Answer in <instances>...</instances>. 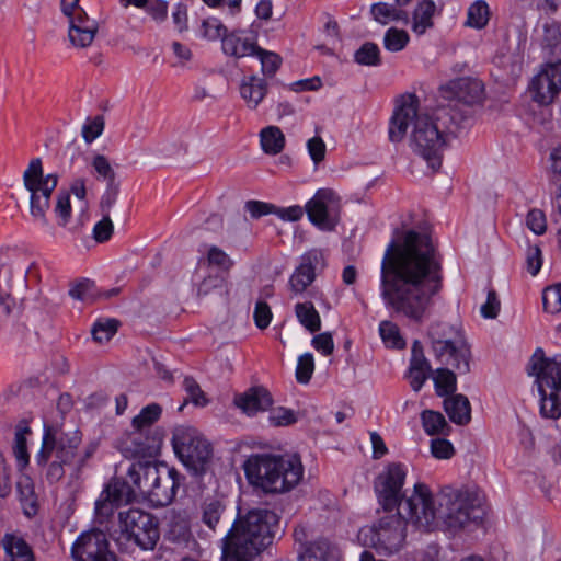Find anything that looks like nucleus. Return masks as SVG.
Returning a JSON list of instances; mask_svg holds the SVG:
<instances>
[{
    "label": "nucleus",
    "instance_id": "f257e3e1",
    "mask_svg": "<svg viewBox=\"0 0 561 561\" xmlns=\"http://www.w3.org/2000/svg\"><path fill=\"white\" fill-rule=\"evenodd\" d=\"M442 259L431 237L408 230L391 240L380 267V295L393 312L421 322L443 289Z\"/></svg>",
    "mask_w": 561,
    "mask_h": 561
},
{
    "label": "nucleus",
    "instance_id": "f03ea898",
    "mask_svg": "<svg viewBox=\"0 0 561 561\" xmlns=\"http://www.w3.org/2000/svg\"><path fill=\"white\" fill-rule=\"evenodd\" d=\"M465 115L450 104L439 106L432 115L419 113V100L414 94H408L397 101L390 119L389 139L401 141L412 124L411 144L419 153L436 171L442 165L443 151L450 138L457 135Z\"/></svg>",
    "mask_w": 561,
    "mask_h": 561
},
{
    "label": "nucleus",
    "instance_id": "7ed1b4c3",
    "mask_svg": "<svg viewBox=\"0 0 561 561\" xmlns=\"http://www.w3.org/2000/svg\"><path fill=\"white\" fill-rule=\"evenodd\" d=\"M278 516L266 508L251 510L237 519L222 539L221 561H252L273 542Z\"/></svg>",
    "mask_w": 561,
    "mask_h": 561
},
{
    "label": "nucleus",
    "instance_id": "20e7f679",
    "mask_svg": "<svg viewBox=\"0 0 561 561\" xmlns=\"http://www.w3.org/2000/svg\"><path fill=\"white\" fill-rule=\"evenodd\" d=\"M81 440V434L78 431L66 433L49 426L45 427L36 461L38 466H46L45 476L50 484L59 482L65 477L66 468L77 477L93 456L96 447L90 444L79 449Z\"/></svg>",
    "mask_w": 561,
    "mask_h": 561
},
{
    "label": "nucleus",
    "instance_id": "39448f33",
    "mask_svg": "<svg viewBox=\"0 0 561 561\" xmlns=\"http://www.w3.org/2000/svg\"><path fill=\"white\" fill-rule=\"evenodd\" d=\"M243 468L249 483L268 494L289 492L304 474V467L297 455H252Z\"/></svg>",
    "mask_w": 561,
    "mask_h": 561
},
{
    "label": "nucleus",
    "instance_id": "423d86ee",
    "mask_svg": "<svg viewBox=\"0 0 561 561\" xmlns=\"http://www.w3.org/2000/svg\"><path fill=\"white\" fill-rule=\"evenodd\" d=\"M127 477L136 485L139 493L146 495L157 507L172 503L183 477L165 463L137 461L130 465Z\"/></svg>",
    "mask_w": 561,
    "mask_h": 561
},
{
    "label": "nucleus",
    "instance_id": "0eeeda50",
    "mask_svg": "<svg viewBox=\"0 0 561 561\" xmlns=\"http://www.w3.org/2000/svg\"><path fill=\"white\" fill-rule=\"evenodd\" d=\"M527 371L535 377L540 396L541 416L559 419L561 416V354L548 357L542 348H536L529 359Z\"/></svg>",
    "mask_w": 561,
    "mask_h": 561
},
{
    "label": "nucleus",
    "instance_id": "6e6552de",
    "mask_svg": "<svg viewBox=\"0 0 561 561\" xmlns=\"http://www.w3.org/2000/svg\"><path fill=\"white\" fill-rule=\"evenodd\" d=\"M437 505L438 524L453 534L479 524L484 516L479 497L468 490L445 486L437 494Z\"/></svg>",
    "mask_w": 561,
    "mask_h": 561
},
{
    "label": "nucleus",
    "instance_id": "1a4fd4ad",
    "mask_svg": "<svg viewBox=\"0 0 561 561\" xmlns=\"http://www.w3.org/2000/svg\"><path fill=\"white\" fill-rule=\"evenodd\" d=\"M407 525L398 510H383V514L371 526L359 530L358 538L363 545L374 548L378 553L391 556L403 548Z\"/></svg>",
    "mask_w": 561,
    "mask_h": 561
},
{
    "label": "nucleus",
    "instance_id": "9d476101",
    "mask_svg": "<svg viewBox=\"0 0 561 561\" xmlns=\"http://www.w3.org/2000/svg\"><path fill=\"white\" fill-rule=\"evenodd\" d=\"M173 448L183 465L195 474L205 473L213 461L211 444L194 427L180 426L173 433Z\"/></svg>",
    "mask_w": 561,
    "mask_h": 561
},
{
    "label": "nucleus",
    "instance_id": "9b49d317",
    "mask_svg": "<svg viewBox=\"0 0 561 561\" xmlns=\"http://www.w3.org/2000/svg\"><path fill=\"white\" fill-rule=\"evenodd\" d=\"M23 184L30 192V213L35 220L47 224L46 211L50 206V197L58 184V175H44L42 160H31L23 173Z\"/></svg>",
    "mask_w": 561,
    "mask_h": 561
},
{
    "label": "nucleus",
    "instance_id": "f8f14e48",
    "mask_svg": "<svg viewBox=\"0 0 561 561\" xmlns=\"http://www.w3.org/2000/svg\"><path fill=\"white\" fill-rule=\"evenodd\" d=\"M397 510L407 524L411 523L424 531H431L438 526L437 494L434 496L424 483H416L413 493Z\"/></svg>",
    "mask_w": 561,
    "mask_h": 561
},
{
    "label": "nucleus",
    "instance_id": "ddd939ff",
    "mask_svg": "<svg viewBox=\"0 0 561 561\" xmlns=\"http://www.w3.org/2000/svg\"><path fill=\"white\" fill-rule=\"evenodd\" d=\"M121 536L142 550H153L159 538V523L151 513L129 508L118 514Z\"/></svg>",
    "mask_w": 561,
    "mask_h": 561
},
{
    "label": "nucleus",
    "instance_id": "4468645a",
    "mask_svg": "<svg viewBox=\"0 0 561 561\" xmlns=\"http://www.w3.org/2000/svg\"><path fill=\"white\" fill-rule=\"evenodd\" d=\"M446 323H435L428 329V336L435 357L444 365H450L460 374L470 371L471 352L469 345L462 340L448 339Z\"/></svg>",
    "mask_w": 561,
    "mask_h": 561
},
{
    "label": "nucleus",
    "instance_id": "2eb2a0df",
    "mask_svg": "<svg viewBox=\"0 0 561 561\" xmlns=\"http://www.w3.org/2000/svg\"><path fill=\"white\" fill-rule=\"evenodd\" d=\"M407 470L399 462L389 463L379 473L375 482V491L382 510L394 511L404 501L402 486L404 484Z\"/></svg>",
    "mask_w": 561,
    "mask_h": 561
},
{
    "label": "nucleus",
    "instance_id": "dca6fc26",
    "mask_svg": "<svg viewBox=\"0 0 561 561\" xmlns=\"http://www.w3.org/2000/svg\"><path fill=\"white\" fill-rule=\"evenodd\" d=\"M71 556L76 561H116L105 533L99 529L82 533L72 545Z\"/></svg>",
    "mask_w": 561,
    "mask_h": 561
},
{
    "label": "nucleus",
    "instance_id": "f3484780",
    "mask_svg": "<svg viewBox=\"0 0 561 561\" xmlns=\"http://www.w3.org/2000/svg\"><path fill=\"white\" fill-rule=\"evenodd\" d=\"M161 439L153 433L133 428L124 433L116 443V448L125 458H153L158 455Z\"/></svg>",
    "mask_w": 561,
    "mask_h": 561
},
{
    "label": "nucleus",
    "instance_id": "a211bd4d",
    "mask_svg": "<svg viewBox=\"0 0 561 561\" xmlns=\"http://www.w3.org/2000/svg\"><path fill=\"white\" fill-rule=\"evenodd\" d=\"M561 90V61L547 64L533 78L529 92L535 102L548 105Z\"/></svg>",
    "mask_w": 561,
    "mask_h": 561
},
{
    "label": "nucleus",
    "instance_id": "6ab92c4d",
    "mask_svg": "<svg viewBox=\"0 0 561 561\" xmlns=\"http://www.w3.org/2000/svg\"><path fill=\"white\" fill-rule=\"evenodd\" d=\"M339 198L332 190H319L306 205L307 215L320 228L333 229L336 224Z\"/></svg>",
    "mask_w": 561,
    "mask_h": 561
},
{
    "label": "nucleus",
    "instance_id": "aec40b11",
    "mask_svg": "<svg viewBox=\"0 0 561 561\" xmlns=\"http://www.w3.org/2000/svg\"><path fill=\"white\" fill-rule=\"evenodd\" d=\"M139 492L136 485L128 477V481L113 479L101 494V499L95 503V512L99 516H110L113 514L114 506L128 504Z\"/></svg>",
    "mask_w": 561,
    "mask_h": 561
},
{
    "label": "nucleus",
    "instance_id": "412c9836",
    "mask_svg": "<svg viewBox=\"0 0 561 561\" xmlns=\"http://www.w3.org/2000/svg\"><path fill=\"white\" fill-rule=\"evenodd\" d=\"M443 96L449 101L456 111L463 113L465 118L467 112L457 108V103L466 106L479 103L483 99V84L480 80L472 78H459L450 81L443 89Z\"/></svg>",
    "mask_w": 561,
    "mask_h": 561
},
{
    "label": "nucleus",
    "instance_id": "4be33fe9",
    "mask_svg": "<svg viewBox=\"0 0 561 561\" xmlns=\"http://www.w3.org/2000/svg\"><path fill=\"white\" fill-rule=\"evenodd\" d=\"M62 13L69 20L68 37L70 43L78 48L90 46L99 31V23L91 19L81 7Z\"/></svg>",
    "mask_w": 561,
    "mask_h": 561
},
{
    "label": "nucleus",
    "instance_id": "5701e85b",
    "mask_svg": "<svg viewBox=\"0 0 561 561\" xmlns=\"http://www.w3.org/2000/svg\"><path fill=\"white\" fill-rule=\"evenodd\" d=\"M234 404L247 415L266 411L273 404L272 394L264 387H251L234 397Z\"/></svg>",
    "mask_w": 561,
    "mask_h": 561
},
{
    "label": "nucleus",
    "instance_id": "b1692460",
    "mask_svg": "<svg viewBox=\"0 0 561 561\" xmlns=\"http://www.w3.org/2000/svg\"><path fill=\"white\" fill-rule=\"evenodd\" d=\"M320 254L310 251L302 255L299 266L289 279V286L294 294H302L316 278V265L319 263Z\"/></svg>",
    "mask_w": 561,
    "mask_h": 561
},
{
    "label": "nucleus",
    "instance_id": "393cba45",
    "mask_svg": "<svg viewBox=\"0 0 561 561\" xmlns=\"http://www.w3.org/2000/svg\"><path fill=\"white\" fill-rule=\"evenodd\" d=\"M244 31H236L222 37V50L226 55L243 58L254 56L259 46L254 38L244 36Z\"/></svg>",
    "mask_w": 561,
    "mask_h": 561
},
{
    "label": "nucleus",
    "instance_id": "a878e982",
    "mask_svg": "<svg viewBox=\"0 0 561 561\" xmlns=\"http://www.w3.org/2000/svg\"><path fill=\"white\" fill-rule=\"evenodd\" d=\"M410 4H401L398 0L393 3L378 2L371 5L370 13L380 24H388L390 21L408 24L411 20L407 8Z\"/></svg>",
    "mask_w": 561,
    "mask_h": 561
},
{
    "label": "nucleus",
    "instance_id": "bb28decb",
    "mask_svg": "<svg viewBox=\"0 0 561 561\" xmlns=\"http://www.w3.org/2000/svg\"><path fill=\"white\" fill-rule=\"evenodd\" d=\"M444 410L449 420L457 425H467L471 421V405L463 394H453L446 398Z\"/></svg>",
    "mask_w": 561,
    "mask_h": 561
},
{
    "label": "nucleus",
    "instance_id": "cd10ccee",
    "mask_svg": "<svg viewBox=\"0 0 561 561\" xmlns=\"http://www.w3.org/2000/svg\"><path fill=\"white\" fill-rule=\"evenodd\" d=\"M267 93V84L264 79L250 76L242 80L240 94L249 108H256Z\"/></svg>",
    "mask_w": 561,
    "mask_h": 561
},
{
    "label": "nucleus",
    "instance_id": "c85d7f7f",
    "mask_svg": "<svg viewBox=\"0 0 561 561\" xmlns=\"http://www.w3.org/2000/svg\"><path fill=\"white\" fill-rule=\"evenodd\" d=\"M202 522L211 530H216L226 519V506L216 496L206 497L201 504Z\"/></svg>",
    "mask_w": 561,
    "mask_h": 561
},
{
    "label": "nucleus",
    "instance_id": "c756f323",
    "mask_svg": "<svg viewBox=\"0 0 561 561\" xmlns=\"http://www.w3.org/2000/svg\"><path fill=\"white\" fill-rule=\"evenodd\" d=\"M421 421L425 433L430 436L448 435L451 431L445 416L437 411L424 410L421 413Z\"/></svg>",
    "mask_w": 561,
    "mask_h": 561
},
{
    "label": "nucleus",
    "instance_id": "7c9ffc66",
    "mask_svg": "<svg viewBox=\"0 0 561 561\" xmlns=\"http://www.w3.org/2000/svg\"><path fill=\"white\" fill-rule=\"evenodd\" d=\"M19 499L27 516H33L37 512V500L34 491L33 481L30 477L23 476L16 482Z\"/></svg>",
    "mask_w": 561,
    "mask_h": 561
},
{
    "label": "nucleus",
    "instance_id": "2f4dec72",
    "mask_svg": "<svg viewBox=\"0 0 561 561\" xmlns=\"http://www.w3.org/2000/svg\"><path fill=\"white\" fill-rule=\"evenodd\" d=\"M28 434H31V428L24 422H20L15 428L13 445V454L20 470H23L30 462V455L26 445V436Z\"/></svg>",
    "mask_w": 561,
    "mask_h": 561
},
{
    "label": "nucleus",
    "instance_id": "473e14b6",
    "mask_svg": "<svg viewBox=\"0 0 561 561\" xmlns=\"http://www.w3.org/2000/svg\"><path fill=\"white\" fill-rule=\"evenodd\" d=\"M295 313L299 323L311 333L320 330L321 318L312 302L306 301L296 304Z\"/></svg>",
    "mask_w": 561,
    "mask_h": 561
},
{
    "label": "nucleus",
    "instance_id": "72a5a7b5",
    "mask_svg": "<svg viewBox=\"0 0 561 561\" xmlns=\"http://www.w3.org/2000/svg\"><path fill=\"white\" fill-rule=\"evenodd\" d=\"M261 146L265 153L277 154L285 146V136L276 126H268L261 130Z\"/></svg>",
    "mask_w": 561,
    "mask_h": 561
},
{
    "label": "nucleus",
    "instance_id": "f704fd0d",
    "mask_svg": "<svg viewBox=\"0 0 561 561\" xmlns=\"http://www.w3.org/2000/svg\"><path fill=\"white\" fill-rule=\"evenodd\" d=\"M162 408L158 403H151L142 408L140 413L131 421L133 428L141 430L147 433H152V425L160 419Z\"/></svg>",
    "mask_w": 561,
    "mask_h": 561
},
{
    "label": "nucleus",
    "instance_id": "c9c22d12",
    "mask_svg": "<svg viewBox=\"0 0 561 561\" xmlns=\"http://www.w3.org/2000/svg\"><path fill=\"white\" fill-rule=\"evenodd\" d=\"M333 548L327 539L319 538L306 546L300 554V561H328Z\"/></svg>",
    "mask_w": 561,
    "mask_h": 561
},
{
    "label": "nucleus",
    "instance_id": "e433bc0d",
    "mask_svg": "<svg viewBox=\"0 0 561 561\" xmlns=\"http://www.w3.org/2000/svg\"><path fill=\"white\" fill-rule=\"evenodd\" d=\"M489 20L490 9L485 1L477 0L469 7L466 21L467 26L482 30L486 26Z\"/></svg>",
    "mask_w": 561,
    "mask_h": 561
},
{
    "label": "nucleus",
    "instance_id": "4c0bfd02",
    "mask_svg": "<svg viewBox=\"0 0 561 561\" xmlns=\"http://www.w3.org/2000/svg\"><path fill=\"white\" fill-rule=\"evenodd\" d=\"M436 393L439 397L454 394L457 388V378L453 370L448 368H438L434 377Z\"/></svg>",
    "mask_w": 561,
    "mask_h": 561
},
{
    "label": "nucleus",
    "instance_id": "58836bf2",
    "mask_svg": "<svg viewBox=\"0 0 561 561\" xmlns=\"http://www.w3.org/2000/svg\"><path fill=\"white\" fill-rule=\"evenodd\" d=\"M379 333L386 346L396 350L405 347V341L401 336L399 327L396 323L389 320L381 321L379 324Z\"/></svg>",
    "mask_w": 561,
    "mask_h": 561
},
{
    "label": "nucleus",
    "instance_id": "ea45409f",
    "mask_svg": "<svg viewBox=\"0 0 561 561\" xmlns=\"http://www.w3.org/2000/svg\"><path fill=\"white\" fill-rule=\"evenodd\" d=\"M226 280L219 274H210L203 278L197 286L198 297H208L211 295H222L226 289Z\"/></svg>",
    "mask_w": 561,
    "mask_h": 561
},
{
    "label": "nucleus",
    "instance_id": "a19ab883",
    "mask_svg": "<svg viewBox=\"0 0 561 561\" xmlns=\"http://www.w3.org/2000/svg\"><path fill=\"white\" fill-rule=\"evenodd\" d=\"M355 61L363 66H378L380 60L379 47L371 42L364 43L354 55Z\"/></svg>",
    "mask_w": 561,
    "mask_h": 561
},
{
    "label": "nucleus",
    "instance_id": "79ce46f5",
    "mask_svg": "<svg viewBox=\"0 0 561 561\" xmlns=\"http://www.w3.org/2000/svg\"><path fill=\"white\" fill-rule=\"evenodd\" d=\"M3 546L8 559L33 557L30 546L23 539L15 538L14 536L7 535L3 540Z\"/></svg>",
    "mask_w": 561,
    "mask_h": 561
},
{
    "label": "nucleus",
    "instance_id": "37998d69",
    "mask_svg": "<svg viewBox=\"0 0 561 561\" xmlns=\"http://www.w3.org/2000/svg\"><path fill=\"white\" fill-rule=\"evenodd\" d=\"M254 56L260 59L262 72L266 77H273L282 65L279 55L265 50L260 46Z\"/></svg>",
    "mask_w": 561,
    "mask_h": 561
},
{
    "label": "nucleus",
    "instance_id": "c03bdc74",
    "mask_svg": "<svg viewBox=\"0 0 561 561\" xmlns=\"http://www.w3.org/2000/svg\"><path fill=\"white\" fill-rule=\"evenodd\" d=\"M409 43V34L404 30L389 28L383 38L385 48L389 51H400Z\"/></svg>",
    "mask_w": 561,
    "mask_h": 561
},
{
    "label": "nucleus",
    "instance_id": "a18cd8bd",
    "mask_svg": "<svg viewBox=\"0 0 561 561\" xmlns=\"http://www.w3.org/2000/svg\"><path fill=\"white\" fill-rule=\"evenodd\" d=\"M206 260L209 266H215L222 272H229L234 265L233 260L216 245L208 249Z\"/></svg>",
    "mask_w": 561,
    "mask_h": 561
},
{
    "label": "nucleus",
    "instance_id": "49530a36",
    "mask_svg": "<svg viewBox=\"0 0 561 561\" xmlns=\"http://www.w3.org/2000/svg\"><path fill=\"white\" fill-rule=\"evenodd\" d=\"M542 304L546 312L554 314L561 311V284L547 287L543 290Z\"/></svg>",
    "mask_w": 561,
    "mask_h": 561
},
{
    "label": "nucleus",
    "instance_id": "de8ad7c7",
    "mask_svg": "<svg viewBox=\"0 0 561 561\" xmlns=\"http://www.w3.org/2000/svg\"><path fill=\"white\" fill-rule=\"evenodd\" d=\"M118 328V321L114 319H107L104 321H98L92 328V335L94 341L104 343L111 340L116 333Z\"/></svg>",
    "mask_w": 561,
    "mask_h": 561
},
{
    "label": "nucleus",
    "instance_id": "09e8293b",
    "mask_svg": "<svg viewBox=\"0 0 561 561\" xmlns=\"http://www.w3.org/2000/svg\"><path fill=\"white\" fill-rule=\"evenodd\" d=\"M69 295L76 300L92 302L95 299V285L90 279H83L70 288Z\"/></svg>",
    "mask_w": 561,
    "mask_h": 561
},
{
    "label": "nucleus",
    "instance_id": "8fccbe9b",
    "mask_svg": "<svg viewBox=\"0 0 561 561\" xmlns=\"http://www.w3.org/2000/svg\"><path fill=\"white\" fill-rule=\"evenodd\" d=\"M105 121L102 115L88 118L82 126V138L87 144L93 142L104 130Z\"/></svg>",
    "mask_w": 561,
    "mask_h": 561
},
{
    "label": "nucleus",
    "instance_id": "3c124183",
    "mask_svg": "<svg viewBox=\"0 0 561 561\" xmlns=\"http://www.w3.org/2000/svg\"><path fill=\"white\" fill-rule=\"evenodd\" d=\"M54 211L58 217V225L66 227L71 218L70 194L68 192L58 193Z\"/></svg>",
    "mask_w": 561,
    "mask_h": 561
},
{
    "label": "nucleus",
    "instance_id": "603ef678",
    "mask_svg": "<svg viewBox=\"0 0 561 561\" xmlns=\"http://www.w3.org/2000/svg\"><path fill=\"white\" fill-rule=\"evenodd\" d=\"M191 536L190 527L187 523L183 520H175L171 523L167 534L168 540L179 545L188 542Z\"/></svg>",
    "mask_w": 561,
    "mask_h": 561
},
{
    "label": "nucleus",
    "instance_id": "864d4df0",
    "mask_svg": "<svg viewBox=\"0 0 561 561\" xmlns=\"http://www.w3.org/2000/svg\"><path fill=\"white\" fill-rule=\"evenodd\" d=\"M314 370L313 356L310 353H306L298 358L296 368V378L300 383H307L311 379Z\"/></svg>",
    "mask_w": 561,
    "mask_h": 561
},
{
    "label": "nucleus",
    "instance_id": "5fc2aeb1",
    "mask_svg": "<svg viewBox=\"0 0 561 561\" xmlns=\"http://www.w3.org/2000/svg\"><path fill=\"white\" fill-rule=\"evenodd\" d=\"M561 44V24L552 22L545 25V34L542 38V45L549 48L550 53Z\"/></svg>",
    "mask_w": 561,
    "mask_h": 561
},
{
    "label": "nucleus",
    "instance_id": "6e6d98bb",
    "mask_svg": "<svg viewBox=\"0 0 561 561\" xmlns=\"http://www.w3.org/2000/svg\"><path fill=\"white\" fill-rule=\"evenodd\" d=\"M227 32L226 26L217 19H207L202 23V36L204 38L214 41L222 38Z\"/></svg>",
    "mask_w": 561,
    "mask_h": 561
},
{
    "label": "nucleus",
    "instance_id": "4d7b16f0",
    "mask_svg": "<svg viewBox=\"0 0 561 561\" xmlns=\"http://www.w3.org/2000/svg\"><path fill=\"white\" fill-rule=\"evenodd\" d=\"M92 167L99 176L107 181L108 184L114 183L115 172L111 167L108 159L103 154H96L93 157Z\"/></svg>",
    "mask_w": 561,
    "mask_h": 561
},
{
    "label": "nucleus",
    "instance_id": "13d9d810",
    "mask_svg": "<svg viewBox=\"0 0 561 561\" xmlns=\"http://www.w3.org/2000/svg\"><path fill=\"white\" fill-rule=\"evenodd\" d=\"M268 420L275 426H288L297 422V416L293 410L279 407L272 410Z\"/></svg>",
    "mask_w": 561,
    "mask_h": 561
},
{
    "label": "nucleus",
    "instance_id": "bf43d9fd",
    "mask_svg": "<svg viewBox=\"0 0 561 561\" xmlns=\"http://www.w3.org/2000/svg\"><path fill=\"white\" fill-rule=\"evenodd\" d=\"M244 209L250 214L252 219H260L263 216L275 214L276 206L271 203L252 199L245 202Z\"/></svg>",
    "mask_w": 561,
    "mask_h": 561
},
{
    "label": "nucleus",
    "instance_id": "052dcab7",
    "mask_svg": "<svg viewBox=\"0 0 561 561\" xmlns=\"http://www.w3.org/2000/svg\"><path fill=\"white\" fill-rule=\"evenodd\" d=\"M527 227L536 234H543L547 230L546 215L542 210L534 208L526 217Z\"/></svg>",
    "mask_w": 561,
    "mask_h": 561
},
{
    "label": "nucleus",
    "instance_id": "680f3d73",
    "mask_svg": "<svg viewBox=\"0 0 561 561\" xmlns=\"http://www.w3.org/2000/svg\"><path fill=\"white\" fill-rule=\"evenodd\" d=\"M114 231L113 222L108 214H105L103 218L95 224L93 228V238L96 242H105L111 239Z\"/></svg>",
    "mask_w": 561,
    "mask_h": 561
},
{
    "label": "nucleus",
    "instance_id": "e2e57ef3",
    "mask_svg": "<svg viewBox=\"0 0 561 561\" xmlns=\"http://www.w3.org/2000/svg\"><path fill=\"white\" fill-rule=\"evenodd\" d=\"M431 453L437 459H449L454 456L455 449L446 438H434L431 442Z\"/></svg>",
    "mask_w": 561,
    "mask_h": 561
},
{
    "label": "nucleus",
    "instance_id": "0e129e2a",
    "mask_svg": "<svg viewBox=\"0 0 561 561\" xmlns=\"http://www.w3.org/2000/svg\"><path fill=\"white\" fill-rule=\"evenodd\" d=\"M183 387L188 396V399L196 405H205L207 400L205 393L201 389L199 385L192 378L185 377Z\"/></svg>",
    "mask_w": 561,
    "mask_h": 561
},
{
    "label": "nucleus",
    "instance_id": "69168bd1",
    "mask_svg": "<svg viewBox=\"0 0 561 561\" xmlns=\"http://www.w3.org/2000/svg\"><path fill=\"white\" fill-rule=\"evenodd\" d=\"M409 367H416L432 371L430 362L424 355L423 346L420 341L415 340L411 347V359Z\"/></svg>",
    "mask_w": 561,
    "mask_h": 561
},
{
    "label": "nucleus",
    "instance_id": "338daca9",
    "mask_svg": "<svg viewBox=\"0 0 561 561\" xmlns=\"http://www.w3.org/2000/svg\"><path fill=\"white\" fill-rule=\"evenodd\" d=\"M254 322L261 330L266 329L272 320V311L265 301H257L253 313Z\"/></svg>",
    "mask_w": 561,
    "mask_h": 561
},
{
    "label": "nucleus",
    "instance_id": "774afa93",
    "mask_svg": "<svg viewBox=\"0 0 561 561\" xmlns=\"http://www.w3.org/2000/svg\"><path fill=\"white\" fill-rule=\"evenodd\" d=\"M312 346L324 356H329L334 351V342L330 332H323L314 335L311 341Z\"/></svg>",
    "mask_w": 561,
    "mask_h": 561
}]
</instances>
